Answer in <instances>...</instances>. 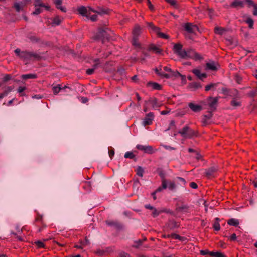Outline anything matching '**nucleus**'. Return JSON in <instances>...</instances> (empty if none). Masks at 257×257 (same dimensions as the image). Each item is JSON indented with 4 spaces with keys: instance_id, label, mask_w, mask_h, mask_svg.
Returning <instances> with one entry per match:
<instances>
[{
    "instance_id": "obj_22",
    "label": "nucleus",
    "mask_w": 257,
    "mask_h": 257,
    "mask_svg": "<svg viewBox=\"0 0 257 257\" xmlns=\"http://www.w3.org/2000/svg\"><path fill=\"white\" fill-rule=\"evenodd\" d=\"M63 17L59 16L55 17L52 20L53 25H59L63 21Z\"/></svg>"
},
{
    "instance_id": "obj_2",
    "label": "nucleus",
    "mask_w": 257,
    "mask_h": 257,
    "mask_svg": "<svg viewBox=\"0 0 257 257\" xmlns=\"http://www.w3.org/2000/svg\"><path fill=\"white\" fill-rule=\"evenodd\" d=\"M178 134H180L182 137L185 138L190 139L194 136H196L197 132L190 128L188 125H185L178 132Z\"/></svg>"
},
{
    "instance_id": "obj_11",
    "label": "nucleus",
    "mask_w": 257,
    "mask_h": 257,
    "mask_svg": "<svg viewBox=\"0 0 257 257\" xmlns=\"http://www.w3.org/2000/svg\"><path fill=\"white\" fill-rule=\"evenodd\" d=\"M154 118V113L152 112H149V113L147 114L142 122V124L144 126H146L147 125H150L152 124V122Z\"/></svg>"
},
{
    "instance_id": "obj_35",
    "label": "nucleus",
    "mask_w": 257,
    "mask_h": 257,
    "mask_svg": "<svg viewBox=\"0 0 257 257\" xmlns=\"http://www.w3.org/2000/svg\"><path fill=\"white\" fill-rule=\"evenodd\" d=\"M210 256H212V257H225V256L223 254H222V253L218 252V251H216V252L211 251V252L210 253Z\"/></svg>"
},
{
    "instance_id": "obj_18",
    "label": "nucleus",
    "mask_w": 257,
    "mask_h": 257,
    "mask_svg": "<svg viewBox=\"0 0 257 257\" xmlns=\"http://www.w3.org/2000/svg\"><path fill=\"white\" fill-rule=\"evenodd\" d=\"M141 33V27L138 24L135 25L134 27V29L132 30L133 37L138 38V36L140 35Z\"/></svg>"
},
{
    "instance_id": "obj_9",
    "label": "nucleus",
    "mask_w": 257,
    "mask_h": 257,
    "mask_svg": "<svg viewBox=\"0 0 257 257\" xmlns=\"http://www.w3.org/2000/svg\"><path fill=\"white\" fill-rule=\"evenodd\" d=\"M206 101L209 109L211 111H214L217 106L218 98L209 97L207 99Z\"/></svg>"
},
{
    "instance_id": "obj_28",
    "label": "nucleus",
    "mask_w": 257,
    "mask_h": 257,
    "mask_svg": "<svg viewBox=\"0 0 257 257\" xmlns=\"http://www.w3.org/2000/svg\"><path fill=\"white\" fill-rule=\"evenodd\" d=\"M21 77L24 80L28 79H36L37 78V75L36 74H27L22 75Z\"/></svg>"
},
{
    "instance_id": "obj_64",
    "label": "nucleus",
    "mask_w": 257,
    "mask_h": 257,
    "mask_svg": "<svg viewBox=\"0 0 257 257\" xmlns=\"http://www.w3.org/2000/svg\"><path fill=\"white\" fill-rule=\"evenodd\" d=\"M231 241H235L236 239V235L235 233H233L229 237Z\"/></svg>"
},
{
    "instance_id": "obj_50",
    "label": "nucleus",
    "mask_w": 257,
    "mask_h": 257,
    "mask_svg": "<svg viewBox=\"0 0 257 257\" xmlns=\"http://www.w3.org/2000/svg\"><path fill=\"white\" fill-rule=\"evenodd\" d=\"M42 12V10L40 8H36L34 12H33V14L34 15H38Z\"/></svg>"
},
{
    "instance_id": "obj_12",
    "label": "nucleus",
    "mask_w": 257,
    "mask_h": 257,
    "mask_svg": "<svg viewBox=\"0 0 257 257\" xmlns=\"http://www.w3.org/2000/svg\"><path fill=\"white\" fill-rule=\"evenodd\" d=\"M212 116V114L211 112H209L207 115H203L201 120L202 126L204 127L210 124Z\"/></svg>"
},
{
    "instance_id": "obj_39",
    "label": "nucleus",
    "mask_w": 257,
    "mask_h": 257,
    "mask_svg": "<svg viewBox=\"0 0 257 257\" xmlns=\"http://www.w3.org/2000/svg\"><path fill=\"white\" fill-rule=\"evenodd\" d=\"M156 172L160 177H164L165 175V171L162 168H158Z\"/></svg>"
},
{
    "instance_id": "obj_4",
    "label": "nucleus",
    "mask_w": 257,
    "mask_h": 257,
    "mask_svg": "<svg viewBox=\"0 0 257 257\" xmlns=\"http://www.w3.org/2000/svg\"><path fill=\"white\" fill-rule=\"evenodd\" d=\"M100 11L98 12V11L93 10L91 8H89V10H88L84 6H81V7H79L77 9L78 12H79V13L80 14H81L83 16H85L86 17H89V15L90 14V11L93 12L97 13L100 14H102V13L106 14L107 13V10H104V9H100Z\"/></svg>"
},
{
    "instance_id": "obj_19",
    "label": "nucleus",
    "mask_w": 257,
    "mask_h": 257,
    "mask_svg": "<svg viewBox=\"0 0 257 257\" xmlns=\"http://www.w3.org/2000/svg\"><path fill=\"white\" fill-rule=\"evenodd\" d=\"M42 0H34V5L35 7H40L45 8L47 10H49L50 7L49 5H46L42 2Z\"/></svg>"
},
{
    "instance_id": "obj_36",
    "label": "nucleus",
    "mask_w": 257,
    "mask_h": 257,
    "mask_svg": "<svg viewBox=\"0 0 257 257\" xmlns=\"http://www.w3.org/2000/svg\"><path fill=\"white\" fill-rule=\"evenodd\" d=\"M174 71H173L172 69H171V71H169L168 74L165 73V74H163V78L168 79L171 77H174Z\"/></svg>"
},
{
    "instance_id": "obj_32",
    "label": "nucleus",
    "mask_w": 257,
    "mask_h": 257,
    "mask_svg": "<svg viewBox=\"0 0 257 257\" xmlns=\"http://www.w3.org/2000/svg\"><path fill=\"white\" fill-rule=\"evenodd\" d=\"M136 174L139 177H142L144 172V169L141 166H138L135 170Z\"/></svg>"
},
{
    "instance_id": "obj_54",
    "label": "nucleus",
    "mask_w": 257,
    "mask_h": 257,
    "mask_svg": "<svg viewBox=\"0 0 257 257\" xmlns=\"http://www.w3.org/2000/svg\"><path fill=\"white\" fill-rule=\"evenodd\" d=\"M155 72L157 75H159L160 76H161L162 77H163V74H165V73L161 72V69H156Z\"/></svg>"
},
{
    "instance_id": "obj_59",
    "label": "nucleus",
    "mask_w": 257,
    "mask_h": 257,
    "mask_svg": "<svg viewBox=\"0 0 257 257\" xmlns=\"http://www.w3.org/2000/svg\"><path fill=\"white\" fill-rule=\"evenodd\" d=\"M87 18H89L92 21H96L97 19V16L96 15H93L91 16H89V17Z\"/></svg>"
},
{
    "instance_id": "obj_13",
    "label": "nucleus",
    "mask_w": 257,
    "mask_h": 257,
    "mask_svg": "<svg viewBox=\"0 0 257 257\" xmlns=\"http://www.w3.org/2000/svg\"><path fill=\"white\" fill-rule=\"evenodd\" d=\"M205 69L207 71H216L218 69L217 65L214 61H210L206 63Z\"/></svg>"
},
{
    "instance_id": "obj_21",
    "label": "nucleus",
    "mask_w": 257,
    "mask_h": 257,
    "mask_svg": "<svg viewBox=\"0 0 257 257\" xmlns=\"http://www.w3.org/2000/svg\"><path fill=\"white\" fill-rule=\"evenodd\" d=\"M148 102L152 105V107L154 108L159 107L161 105L155 97L150 98Z\"/></svg>"
},
{
    "instance_id": "obj_6",
    "label": "nucleus",
    "mask_w": 257,
    "mask_h": 257,
    "mask_svg": "<svg viewBox=\"0 0 257 257\" xmlns=\"http://www.w3.org/2000/svg\"><path fill=\"white\" fill-rule=\"evenodd\" d=\"M147 24L148 26L149 27L150 29L157 34L158 37L165 39L169 38L168 35L161 32L160 28L154 26L152 23L148 22L147 23Z\"/></svg>"
},
{
    "instance_id": "obj_49",
    "label": "nucleus",
    "mask_w": 257,
    "mask_h": 257,
    "mask_svg": "<svg viewBox=\"0 0 257 257\" xmlns=\"http://www.w3.org/2000/svg\"><path fill=\"white\" fill-rule=\"evenodd\" d=\"M35 244L38 248H43L45 246L44 243L41 241H36Z\"/></svg>"
},
{
    "instance_id": "obj_10",
    "label": "nucleus",
    "mask_w": 257,
    "mask_h": 257,
    "mask_svg": "<svg viewBox=\"0 0 257 257\" xmlns=\"http://www.w3.org/2000/svg\"><path fill=\"white\" fill-rule=\"evenodd\" d=\"M162 189L168 188L170 191H173L175 189L176 185L173 182L168 181L163 179L162 182V186L161 187Z\"/></svg>"
},
{
    "instance_id": "obj_62",
    "label": "nucleus",
    "mask_w": 257,
    "mask_h": 257,
    "mask_svg": "<svg viewBox=\"0 0 257 257\" xmlns=\"http://www.w3.org/2000/svg\"><path fill=\"white\" fill-rule=\"evenodd\" d=\"M173 126H175V121L174 120H171L170 122L169 126L166 128L165 131L170 130Z\"/></svg>"
},
{
    "instance_id": "obj_27",
    "label": "nucleus",
    "mask_w": 257,
    "mask_h": 257,
    "mask_svg": "<svg viewBox=\"0 0 257 257\" xmlns=\"http://www.w3.org/2000/svg\"><path fill=\"white\" fill-rule=\"evenodd\" d=\"M217 85L218 83H210L208 85H207L205 87V91H208L209 90H214L216 89Z\"/></svg>"
},
{
    "instance_id": "obj_57",
    "label": "nucleus",
    "mask_w": 257,
    "mask_h": 257,
    "mask_svg": "<svg viewBox=\"0 0 257 257\" xmlns=\"http://www.w3.org/2000/svg\"><path fill=\"white\" fill-rule=\"evenodd\" d=\"M29 38L31 40V41H32L33 42H38L40 40L39 39H38V38H37L36 37H35L34 36H31V37H30Z\"/></svg>"
},
{
    "instance_id": "obj_17",
    "label": "nucleus",
    "mask_w": 257,
    "mask_h": 257,
    "mask_svg": "<svg viewBox=\"0 0 257 257\" xmlns=\"http://www.w3.org/2000/svg\"><path fill=\"white\" fill-rule=\"evenodd\" d=\"M201 87L200 83L196 82L190 83L188 85V88L191 91H195Z\"/></svg>"
},
{
    "instance_id": "obj_5",
    "label": "nucleus",
    "mask_w": 257,
    "mask_h": 257,
    "mask_svg": "<svg viewBox=\"0 0 257 257\" xmlns=\"http://www.w3.org/2000/svg\"><path fill=\"white\" fill-rule=\"evenodd\" d=\"M183 46L180 43L175 44L173 46L174 53L182 59H187V49H182Z\"/></svg>"
},
{
    "instance_id": "obj_53",
    "label": "nucleus",
    "mask_w": 257,
    "mask_h": 257,
    "mask_svg": "<svg viewBox=\"0 0 257 257\" xmlns=\"http://www.w3.org/2000/svg\"><path fill=\"white\" fill-rule=\"evenodd\" d=\"M256 94V90H251V91H250L248 94V95L250 97H254Z\"/></svg>"
},
{
    "instance_id": "obj_38",
    "label": "nucleus",
    "mask_w": 257,
    "mask_h": 257,
    "mask_svg": "<svg viewBox=\"0 0 257 257\" xmlns=\"http://www.w3.org/2000/svg\"><path fill=\"white\" fill-rule=\"evenodd\" d=\"M225 92H226V96L229 95L230 96L235 97L236 96V95L237 94V91L236 90H234L233 91L232 94L231 93V92L227 90L226 89Z\"/></svg>"
},
{
    "instance_id": "obj_15",
    "label": "nucleus",
    "mask_w": 257,
    "mask_h": 257,
    "mask_svg": "<svg viewBox=\"0 0 257 257\" xmlns=\"http://www.w3.org/2000/svg\"><path fill=\"white\" fill-rule=\"evenodd\" d=\"M192 73L196 76L199 79L203 80L207 77L206 73H201L200 70L197 69H194L192 71Z\"/></svg>"
},
{
    "instance_id": "obj_58",
    "label": "nucleus",
    "mask_w": 257,
    "mask_h": 257,
    "mask_svg": "<svg viewBox=\"0 0 257 257\" xmlns=\"http://www.w3.org/2000/svg\"><path fill=\"white\" fill-rule=\"evenodd\" d=\"M14 7L16 9V11L17 12H20V10H21V7H20V5L19 3H15L14 4Z\"/></svg>"
},
{
    "instance_id": "obj_43",
    "label": "nucleus",
    "mask_w": 257,
    "mask_h": 257,
    "mask_svg": "<svg viewBox=\"0 0 257 257\" xmlns=\"http://www.w3.org/2000/svg\"><path fill=\"white\" fill-rule=\"evenodd\" d=\"M161 191H162V188L161 187H159L155 191L152 193L151 195L153 196L154 200L156 199V193L160 192Z\"/></svg>"
},
{
    "instance_id": "obj_34",
    "label": "nucleus",
    "mask_w": 257,
    "mask_h": 257,
    "mask_svg": "<svg viewBox=\"0 0 257 257\" xmlns=\"http://www.w3.org/2000/svg\"><path fill=\"white\" fill-rule=\"evenodd\" d=\"M124 157L125 158H130L136 160L135 155L132 152H127L125 153Z\"/></svg>"
},
{
    "instance_id": "obj_1",
    "label": "nucleus",
    "mask_w": 257,
    "mask_h": 257,
    "mask_svg": "<svg viewBox=\"0 0 257 257\" xmlns=\"http://www.w3.org/2000/svg\"><path fill=\"white\" fill-rule=\"evenodd\" d=\"M15 53L25 64H29L31 61L40 60L42 58L40 54L32 51H21L19 48L16 49Z\"/></svg>"
},
{
    "instance_id": "obj_55",
    "label": "nucleus",
    "mask_w": 257,
    "mask_h": 257,
    "mask_svg": "<svg viewBox=\"0 0 257 257\" xmlns=\"http://www.w3.org/2000/svg\"><path fill=\"white\" fill-rule=\"evenodd\" d=\"M153 211L152 212V215L153 217H155L157 216L159 213L161 212L160 211H158L155 208H154V209H152Z\"/></svg>"
},
{
    "instance_id": "obj_26",
    "label": "nucleus",
    "mask_w": 257,
    "mask_h": 257,
    "mask_svg": "<svg viewBox=\"0 0 257 257\" xmlns=\"http://www.w3.org/2000/svg\"><path fill=\"white\" fill-rule=\"evenodd\" d=\"M247 3L248 6H252L253 7V14L255 16H257V4H255L251 0H245Z\"/></svg>"
},
{
    "instance_id": "obj_44",
    "label": "nucleus",
    "mask_w": 257,
    "mask_h": 257,
    "mask_svg": "<svg viewBox=\"0 0 257 257\" xmlns=\"http://www.w3.org/2000/svg\"><path fill=\"white\" fill-rule=\"evenodd\" d=\"M132 43L133 45L136 46H139L140 45L139 42H138L137 37H133Z\"/></svg>"
},
{
    "instance_id": "obj_40",
    "label": "nucleus",
    "mask_w": 257,
    "mask_h": 257,
    "mask_svg": "<svg viewBox=\"0 0 257 257\" xmlns=\"http://www.w3.org/2000/svg\"><path fill=\"white\" fill-rule=\"evenodd\" d=\"M26 89V88L25 87H22L20 86L18 89V92L20 93V96H24L25 94L24 93H23L24 91H25Z\"/></svg>"
},
{
    "instance_id": "obj_45",
    "label": "nucleus",
    "mask_w": 257,
    "mask_h": 257,
    "mask_svg": "<svg viewBox=\"0 0 257 257\" xmlns=\"http://www.w3.org/2000/svg\"><path fill=\"white\" fill-rule=\"evenodd\" d=\"M211 251H209L208 250H201L200 251V253L202 255H209L210 256V253Z\"/></svg>"
},
{
    "instance_id": "obj_25",
    "label": "nucleus",
    "mask_w": 257,
    "mask_h": 257,
    "mask_svg": "<svg viewBox=\"0 0 257 257\" xmlns=\"http://www.w3.org/2000/svg\"><path fill=\"white\" fill-rule=\"evenodd\" d=\"M54 3L55 4L57 9H60L63 12H66V9L65 7L61 6L62 3V0H54Z\"/></svg>"
},
{
    "instance_id": "obj_51",
    "label": "nucleus",
    "mask_w": 257,
    "mask_h": 257,
    "mask_svg": "<svg viewBox=\"0 0 257 257\" xmlns=\"http://www.w3.org/2000/svg\"><path fill=\"white\" fill-rule=\"evenodd\" d=\"M170 236H171V238H172L173 239H178V240H181V238H182L179 235H178L177 234H175V233L171 234Z\"/></svg>"
},
{
    "instance_id": "obj_20",
    "label": "nucleus",
    "mask_w": 257,
    "mask_h": 257,
    "mask_svg": "<svg viewBox=\"0 0 257 257\" xmlns=\"http://www.w3.org/2000/svg\"><path fill=\"white\" fill-rule=\"evenodd\" d=\"M66 88H68L70 89V88L66 86H65L63 87H61V85L58 84L57 86H54L52 88L53 92L54 94L57 95L61 90H64Z\"/></svg>"
},
{
    "instance_id": "obj_52",
    "label": "nucleus",
    "mask_w": 257,
    "mask_h": 257,
    "mask_svg": "<svg viewBox=\"0 0 257 257\" xmlns=\"http://www.w3.org/2000/svg\"><path fill=\"white\" fill-rule=\"evenodd\" d=\"M213 228L216 231H218L220 229V225L218 222H215L213 224Z\"/></svg>"
},
{
    "instance_id": "obj_14",
    "label": "nucleus",
    "mask_w": 257,
    "mask_h": 257,
    "mask_svg": "<svg viewBox=\"0 0 257 257\" xmlns=\"http://www.w3.org/2000/svg\"><path fill=\"white\" fill-rule=\"evenodd\" d=\"M198 29V27L195 25H193L190 23H187L184 26V29L189 33H193L194 32L195 29Z\"/></svg>"
},
{
    "instance_id": "obj_16",
    "label": "nucleus",
    "mask_w": 257,
    "mask_h": 257,
    "mask_svg": "<svg viewBox=\"0 0 257 257\" xmlns=\"http://www.w3.org/2000/svg\"><path fill=\"white\" fill-rule=\"evenodd\" d=\"M188 106L190 109L194 112H200L202 109L201 105L195 104L193 103H189L188 104Z\"/></svg>"
},
{
    "instance_id": "obj_63",
    "label": "nucleus",
    "mask_w": 257,
    "mask_h": 257,
    "mask_svg": "<svg viewBox=\"0 0 257 257\" xmlns=\"http://www.w3.org/2000/svg\"><path fill=\"white\" fill-rule=\"evenodd\" d=\"M189 185L193 189H196L198 187L197 184L195 182H191Z\"/></svg>"
},
{
    "instance_id": "obj_61",
    "label": "nucleus",
    "mask_w": 257,
    "mask_h": 257,
    "mask_svg": "<svg viewBox=\"0 0 257 257\" xmlns=\"http://www.w3.org/2000/svg\"><path fill=\"white\" fill-rule=\"evenodd\" d=\"M174 77H181L182 78H184V76H183L182 74H181L178 71H176L174 72Z\"/></svg>"
},
{
    "instance_id": "obj_46",
    "label": "nucleus",
    "mask_w": 257,
    "mask_h": 257,
    "mask_svg": "<svg viewBox=\"0 0 257 257\" xmlns=\"http://www.w3.org/2000/svg\"><path fill=\"white\" fill-rule=\"evenodd\" d=\"M234 80H235V81L238 83V84H240L242 81V78L238 75L237 74H236L235 76H234Z\"/></svg>"
},
{
    "instance_id": "obj_56",
    "label": "nucleus",
    "mask_w": 257,
    "mask_h": 257,
    "mask_svg": "<svg viewBox=\"0 0 257 257\" xmlns=\"http://www.w3.org/2000/svg\"><path fill=\"white\" fill-rule=\"evenodd\" d=\"M166 2L173 6H175L177 3L176 0H167Z\"/></svg>"
},
{
    "instance_id": "obj_30",
    "label": "nucleus",
    "mask_w": 257,
    "mask_h": 257,
    "mask_svg": "<svg viewBox=\"0 0 257 257\" xmlns=\"http://www.w3.org/2000/svg\"><path fill=\"white\" fill-rule=\"evenodd\" d=\"M227 223L230 226L237 227L239 225V221L237 219L232 218L228 220Z\"/></svg>"
},
{
    "instance_id": "obj_23",
    "label": "nucleus",
    "mask_w": 257,
    "mask_h": 257,
    "mask_svg": "<svg viewBox=\"0 0 257 257\" xmlns=\"http://www.w3.org/2000/svg\"><path fill=\"white\" fill-rule=\"evenodd\" d=\"M149 50L150 51H152L156 54H160L162 52L161 49L154 44H151L149 46Z\"/></svg>"
},
{
    "instance_id": "obj_7",
    "label": "nucleus",
    "mask_w": 257,
    "mask_h": 257,
    "mask_svg": "<svg viewBox=\"0 0 257 257\" xmlns=\"http://www.w3.org/2000/svg\"><path fill=\"white\" fill-rule=\"evenodd\" d=\"M192 59L195 61L201 60L203 59V57L195 50L188 48L187 49V59Z\"/></svg>"
},
{
    "instance_id": "obj_8",
    "label": "nucleus",
    "mask_w": 257,
    "mask_h": 257,
    "mask_svg": "<svg viewBox=\"0 0 257 257\" xmlns=\"http://www.w3.org/2000/svg\"><path fill=\"white\" fill-rule=\"evenodd\" d=\"M136 148L139 150L143 151L145 153L152 154L154 153L157 150L154 149L152 146L143 145L138 144L136 146Z\"/></svg>"
},
{
    "instance_id": "obj_60",
    "label": "nucleus",
    "mask_w": 257,
    "mask_h": 257,
    "mask_svg": "<svg viewBox=\"0 0 257 257\" xmlns=\"http://www.w3.org/2000/svg\"><path fill=\"white\" fill-rule=\"evenodd\" d=\"M94 69L93 68H90V69H88L87 70H86V73L88 75H92L94 72Z\"/></svg>"
},
{
    "instance_id": "obj_47",
    "label": "nucleus",
    "mask_w": 257,
    "mask_h": 257,
    "mask_svg": "<svg viewBox=\"0 0 257 257\" xmlns=\"http://www.w3.org/2000/svg\"><path fill=\"white\" fill-rule=\"evenodd\" d=\"M12 78V76L10 74H6L3 77V81L4 82H7Z\"/></svg>"
},
{
    "instance_id": "obj_3",
    "label": "nucleus",
    "mask_w": 257,
    "mask_h": 257,
    "mask_svg": "<svg viewBox=\"0 0 257 257\" xmlns=\"http://www.w3.org/2000/svg\"><path fill=\"white\" fill-rule=\"evenodd\" d=\"M110 30L108 28H100L98 32L95 36V39L96 40H102V42L104 43V40H108L110 38Z\"/></svg>"
},
{
    "instance_id": "obj_29",
    "label": "nucleus",
    "mask_w": 257,
    "mask_h": 257,
    "mask_svg": "<svg viewBox=\"0 0 257 257\" xmlns=\"http://www.w3.org/2000/svg\"><path fill=\"white\" fill-rule=\"evenodd\" d=\"M214 31L216 34L222 35L224 33L225 29L223 28L216 26L214 28Z\"/></svg>"
},
{
    "instance_id": "obj_33",
    "label": "nucleus",
    "mask_w": 257,
    "mask_h": 257,
    "mask_svg": "<svg viewBox=\"0 0 257 257\" xmlns=\"http://www.w3.org/2000/svg\"><path fill=\"white\" fill-rule=\"evenodd\" d=\"M216 169L213 167L209 168L205 172L207 176H211L214 175V173L216 171Z\"/></svg>"
},
{
    "instance_id": "obj_37",
    "label": "nucleus",
    "mask_w": 257,
    "mask_h": 257,
    "mask_svg": "<svg viewBox=\"0 0 257 257\" xmlns=\"http://www.w3.org/2000/svg\"><path fill=\"white\" fill-rule=\"evenodd\" d=\"M207 13L210 18V19H212L214 18L215 14L214 12V10L212 9L208 8L207 9Z\"/></svg>"
},
{
    "instance_id": "obj_48",
    "label": "nucleus",
    "mask_w": 257,
    "mask_h": 257,
    "mask_svg": "<svg viewBox=\"0 0 257 257\" xmlns=\"http://www.w3.org/2000/svg\"><path fill=\"white\" fill-rule=\"evenodd\" d=\"M94 62H95V64L93 65V68L94 69V70H95L98 67L99 65L100 64V60L99 59H96L94 60Z\"/></svg>"
},
{
    "instance_id": "obj_42",
    "label": "nucleus",
    "mask_w": 257,
    "mask_h": 257,
    "mask_svg": "<svg viewBox=\"0 0 257 257\" xmlns=\"http://www.w3.org/2000/svg\"><path fill=\"white\" fill-rule=\"evenodd\" d=\"M246 22L248 24L249 27L252 28L253 25V21L250 18H248L246 21Z\"/></svg>"
},
{
    "instance_id": "obj_24",
    "label": "nucleus",
    "mask_w": 257,
    "mask_h": 257,
    "mask_svg": "<svg viewBox=\"0 0 257 257\" xmlns=\"http://www.w3.org/2000/svg\"><path fill=\"white\" fill-rule=\"evenodd\" d=\"M147 86L152 87L154 90H160L161 89V85L156 82H148Z\"/></svg>"
},
{
    "instance_id": "obj_41",
    "label": "nucleus",
    "mask_w": 257,
    "mask_h": 257,
    "mask_svg": "<svg viewBox=\"0 0 257 257\" xmlns=\"http://www.w3.org/2000/svg\"><path fill=\"white\" fill-rule=\"evenodd\" d=\"M230 103L231 106H233L234 108L240 106V102L236 101L234 99L231 101Z\"/></svg>"
},
{
    "instance_id": "obj_31",
    "label": "nucleus",
    "mask_w": 257,
    "mask_h": 257,
    "mask_svg": "<svg viewBox=\"0 0 257 257\" xmlns=\"http://www.w3.org/2000/svg\"><path fill=\"white\" fill-rule=\"evenodd\" d=\"M231 6L234 8L243 7V2L242 1H234L231 4Z\"/></svg>"
}]
</instances>
